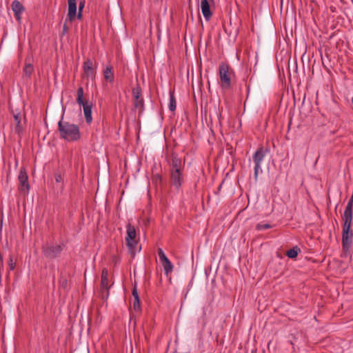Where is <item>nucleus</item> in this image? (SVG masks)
Segmentation results:
<instances>
[{"label": "nucleus", "mask_w": 353, "mask_h": 353, "mask_svg": "<svg viewBox=\"0 0 353 353\" xmlns=\"http://www.w3.org/2000/svg\"><path fill=\"white\" fill-rule=\"evenodd\" d=\"M59 137L67 141H77L81 139V132L77 125L64 121L63 117L58 123Z\"/></svg>", "instance_id": "obj_1"}, {"label": "nucleus", "mask_w": 353, "mask_h": 353, "mask_svg": "<svg viewBox=\"0 0 353 353\" xmlns=\"http://www.w3.org/2000/svg\"><path fill=\"white\" fill-rule=\"evenodd\" d=\"M219 85L222 90H228L231 88L232 78L234 76L233 69L228 63L222 62L219 66Z\"/></svg>", "instance_id": "obj_2"}, {"label": "nucleus", "mask_w": 353, "mask_h": 353, "mask_svg": "<svg viewBox=\"0 0 353 353\" xmlns=\"http://www.w3.org/2000/svg\"><path fill=\"white\" fill-rule=\"evenodd\" d=\"M342 247L345 252L350 251L353 241V232L351 230L352 221H343Z\"/></svg>", "instance_id": "obj_3"}, {"label": "nucleus", "mask_w": 353, "mask_h": 353, "mask_svg": "<svg viewBox=\"0 0 353 353\" xmlns=\"http://www.w3.org/2000/svg\"><path fill=\"white\" fill-rule=\"evenodd\" d=\"M126 228L125 243L130 255L132 257H134L138 245V241L136 240L137 232L135 228L130 223L127 225Z\"/></svg>", "instance_id": "obj_4"}, {"label": "nucleus", "mask_w": 353, "mask_h": 353, "mask_svg": "<svg viewBox=\"0 0 353 353\" xmlns=\"http://www.w3.org/2000/svg\"><path fill=\"white\" fill-rule=\"evenodd\" d=\"M77 103L83 108V112L85 121L88 123H90L92 121V103L83 100V88L81 86L77 92Z\"/></svg>", "instance_id": "obj_5"}, {"label": "nucleus", "mask_w": 353, "mask_h": 353, "mask_svg": "<svg viewBox=\"0 0 353 353\" xmlns=\"http://www.w3.org/2000/svg\"><path fill=\"white\" fill-rule=\"evenodd\" d=\"M113 283L109 279L108 270L103 268L101 274L100 293L103 299H107L109 296V290Z\"/></svg>", "instance_id": "obj_6"}, {"label": "nucleus", "mask_w": 353, "mask_h": 353, "mask_svg": "<svg viewBox=\"0 0 353 353\" xmlns=\"http://www.w3.org/2000/svg\"><path fill=\"white\" fill-rule=\"evenodd\" d=\"M63 251V246L61 245H51L43 247V253L48 259H55L58 257Z\"/></svg>", "instance_id": "obj_7"}, {"label": "nucleus", "mask_w": 353, "mask_h": 353, "mask_svg": "<svg viewBox=\"0 0 353 353\" xmlns=\"http://www.w3.org/2000/svg\"><path fill=\"white\" fill-rule=\"evenodd\" d=\"M132 97L134 108L143 111L144 108V101L142 97L141 88L139 85L132 89Z\"/></svg>", "instance_id": "obj_8"}, {"label": "nucleus", "mask_w": 353, "mask_h": 353, "mask_svg": "<svg viewBox=\"0 0 353 353\" xmlns=\"http://www.w3.org/2000/svg\"><path fill=\"white\" fill-rule=\"evenodd\" d=\"M18 180L19 182V190L21 192H28L30 189V185L27 172L25 168H21L20 169Z\"/></svg>", "instance_id": "obj_9"}, {"label": "nucleus", "mask_w": 353, "mask_h": 353, "mask_svg": "<svg viewBox=\"0 0 353 353\" xmlns=\"http://www.w3.org/2000/svg\"><path fill=\"white\" fill-rule=\"evenodd\" d=\"M183 170H170V182L176 189L180 188L183 183Z\"/></svg>", "instance_id": "obj_10"}, {"label": "nucleus", "mask_w": 353, "mask_h": 353, "mask_svg": "<svg viewBox=\"0 0 353 353\" xmlns=\"http://www.w3.org/2000/svg\"><path fill=\"white\" fill-rule=\"evenodd\" d=\"M11 8L14 12L15 19H17V21L19 23H21V14L25 11L24 6L22 5V3L19 1L14 0L12 2Z\"/></svg>", "instance_id": "obj_11"}, {"label": "nucleus", "mask_w": 353, "mask_h": 353, "mask_svg": "<svg viewBox=\"0 0 353 353\" xmlns=\"http://www.w3.org/2000/svg\"><path fill=\"white\" fill-rule=\"evenodd\" d=\"M170 165V170H183L184 169V165L182 163L181 159L179 157L176 152H172L171 154Z\"/></svg>", "instance_id": "obj_12"}, {"label": "nucleus", "mask_w": 353, "mask_h": 353, "mask_svg": "<svg viewBox=\"0 0 353 353\" xmlns=\"http://www.w3.org/2000/svg\"><path fill=\"white\" fill-rule=\"evenodd\" d=\"M268 152V148H265L264 147L259 148L253 154L252 158L254 164L261 165Z\"/></svg>", "instance_id": "obj_13"}, {"label": "nucleus", "mask_w": 353, "mask_h": 353, "mask_svg": "<svg viewBox=\"0 0 353 353\" xmlns=\"http://www.w3.org/2000/svg\"><path fill=\"white\" fill-rule=\"evenodd\" d=\"M83 74L88 78L93 79L96 74V70L93 67V63L88 59L83 63Z\"/></svg>", "instance_id": "obj_14"}, {"label": "nucleus", "mask_w": 353, "mask_h": 353, "mask_svg": "<svg viewBox=\"0 0 353 353\" xmlns=\"http://www.w3.org/2000/svg\"><path fill=\"white\" fill-rule=\"evenodd\" d=\"M353 218V198L349 199L343 214L342 216L343 221H352Z\"/></svg>", "instance_id": "obj_15"}, {"label": "nucleus", "mask_w": 353, "mask_h": 353, "mask_svg": "<svg viewBox=\"0 0 353 353\" xmlns=\"http://www.w3.org/2000/svg\"><path fill=\"white\" fill-rule=\"evenodd\" d=\"M201 9L205 19L209 21L212 16V12L210 10L208 0H201Z\"/></svg>", "instance_id": "obj_16"}, {"label": "nucleus", "mask_w": 353, "mask_h": 353, "mask_svg": "<svg viewBox=\"0 0 353 353\" xmlns=\"http://www.w3.org/2000/svg\"><path fill=\"white\" fill-rule=\"evenodd\" d=\"M68 18L70 20V21H72L77 16V1L76 0H68Z\"/></svg>", "instance_id": "obj_17"}, {"label": "nucleus", "mask_w": 353, "mask_h": 353, "mask_svg": "<svg viewBox=\"0 0 353 353\" xmlns=\"http://www.w3.org/2000/svg\"><path fill=\"white\" fill-rule=\"evenodd\" d=\"M103 77L105 81L113 83L114 80V75L113 72V68L111 65H106L103 70Z\"/></svg>", "instance_id": "obj_18"}, {"label": "nucleus", "mask_w": 353, "mask_h": 353, "mask_svg": "<svg viewBox=\"0 0 353 353\" xmlns=\"http://www.w3.org/2000/svg\"><path fill=\"white\" fill-rule=\"evenodd\" d=\"M161 263L163 267V270L166 275H168L172 272L174 267L172 263L168 259L161 261Z\"/></svg>", "instance_id": "obj_19"}, {"label": "nucleus", "mask_w": 353, "mask_h": 353, "mask_svg": "<svg viewBox=\"0 0 353 353\" xmlns=\"http://www.w3.org/2000/svg\"><path fill=\"white\" fill-rule=\"evenodd\" d=\"M176 102L174 97V91H170V103H169V110L172 112H174L176 110Z\"/></svg>", "instance_id": "obj_20"}, {"label": "nucleus", "mask_w": 353, "mask_h": 353, "mask_svg": "<svg viewBox=\"0 0 353 353\" xmlns=\"http://www.w3.org/2000/svg\"><path fill=\"white\" fill-rule=\"evenodd\" d=\"M300 251H301V250L299 248H298L297 246H294L292 249L287 251L286 255L288 257H289L290 259H294L297 256V255H298L299 252H300Z\"/></svg>", "instance_id": "obj_21"}, {"label": "nucleus", "mask_w": 353, "mask_h": 353, "mask_svg": "<svg viewBox=\"0 0 353 353\" xmlns=\"http://www.w3.org/2000/svg\"><path fill=\"white\" fill-rule=\"evenodd\" d=\"M14 122L16 123L15 132L17 133H20L22 131V127L21 125L20 115L19 114H14Z\"/></svg>", "instance_id": "obj_22"}, {"label": "nucleus", "mask_w": 353, "mask_h": 353, "mask_svg": "<svg viewBox=\"0 0 353 353\" xmlns=\"http://www.w3.org/2000/svg\"><path fill=\"white\" fill-rule=\"evenodd\" d=\"M259 172H262L261 165L254 164V178L255 181H257V180H258V175H259Z\"/></svg>", "instance_id": "obj_23"}, {"label": "nucleus", "mask_w": 353, "mask_h": 353, "mask_svg": "<svg viewBox=\"0 0 353 353\" xmlns=\"http://www.w3.org/2000/svg\"><path fill=\"white\" fill-rule=\"evenodd\" d=\"M272 228V225L269 223H258L256 225V229L257 230H268Z\"/></svg>", "instance_id": "obj_24"}, {"label": "nucleus", "mask_w": 353, "mask_h": 353, "mask_svg": "<svg viewBox=\"0 0 353 353\" xmlns=\"http://www.w3.org/2000/svg\"><path fill=\"white\" fill-rule=\"evenodd\" d=\"M23 71L26 75L30 77L33 72V66L30 63L26 64L24 67Z\"/></svg>", "instance_id": "obj_25"}, {"label": "nucleus", "mask_w": 353, "mask_h": 353, "mask_svg": "<svg viewBox=\"0 0 353 353\" xmlns=\"http://www.w3.org/2000/svg\"><path fill=\"white\" fill-rule=\"evenodd\" d=\"M84 5H85V1H81L79 3L78 14L76 16V17H77L78 19H81V18H82V16H83L82 12H83V9L84 8Z\"/></svg>", "instance_id": "obj_26"}, {"label": "nucleus", "mask_w": 353, "mask_h": 353, "mask_svg": "<svg viewBox=\"0 0 353 353\" xmlns=\"http://www.w3.org/2000/svg\"><path fill=\"white\" fill-rule=\"evenodd\" d=\"M152 182L157 185L161 184L162 182L161 175H160L159 174H154L152 177Z\"/></svg>", "instance_id": "obj_27"}, {"label": "nucleus", "mask_w": 353, "mask_h": 353, "mask_svg": "<svg viewBox=\"0 0 353 353\" xmlns=\"http://www.w3.org/2000/svg\"><path fill=\"white\" fill-rule=\"evenodd\" d=\"M158 255H159V260H160V261H163V260H165V259H168V258L165 256V253H164L163 250L161 248H159V249H158Z\"/></svg>", "instance_id": "obj_28"}, {"label": "nucleus", "mask_w": 353, "mask_h": 353, "mask_svg": "<svg viewBox=\"0 0 353 353\" xmlns=\"http://www.w3.org/2000/svg\"><path fill=\"white\" fill-rule=\"evenodd\" d=\"M133 308L136 311L140 310V308H141V303H140V300L139 299L134 301Z\"/></svg>", "instance_id": "obj_29"}, {"label": "nucleus", "mask_w": 353, "mask_h": 353, "mask_svg": "<svg viewBox=\"0 0 353 353\" xmlns=\"http://www.w3.org/2000/svg\"><path fill=\"white\" fill-rule=\"evenodd\" d=\"M8 266L10 270H13L15 268V263L13 261V259L12 256H10L9 261H8Z\"/></svg>", "instance_id": "obj_30"}, {"label": "nucleus", "mask_w": 353, "mask_h": 353, "mask_svg": "<svg viewBox=\"0 0 353 353\" xmlns=\"http://www.w3.org/2000/svg\"><path fill=\"white\" fill-rule=\"evenodd\" d=\"M132 293V296H133L134 300L139 299V294H138L136 286L134 287Z\"/></svg>", "instance_id": "obj_31"}, {"label": "nucleus", "mask_w": 353, "mask_h": 353, "mask_svg": "<svg viewBox=\"0 0 353 353\" xmlns=\"http://www.w3.org/2000/svg\"><path fill=\"white\" fill-rule=\"evenodd\" d=\"M54 177L57 183H61L63 181V177L60 173H55Z\"/></svg>", "instance_id": "obj_32"}, {"label": "nucleus", "mask_w": 353, "mask_h": 353, "mask_svg": "<svg viewBox=\"0 0 353 353\" xmlns=\"http://www.w3.org/2000/svg\"><path fill=\"white\" fill-rule=\"evenodd\" d=\"M67 31H68L67 26L65 23H64V25L63 26V33H65Z\"/></svg>", "instance_id": "obj_33"}, {"label": "nucleus", "mask_w": 353, "mask_h": 353, "mask_svg": "<svg viewBox=\"0 0 353 353\" xmlns=\"http://www.w3.org/2000/svg\"><path fill=\"white\" fill-rule=\"evenodd\" d=\"M351 101H352V103L353 104V97L352 98Z\"/></svg>", "instance_id": "obj_34"}]
</instances>
